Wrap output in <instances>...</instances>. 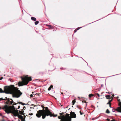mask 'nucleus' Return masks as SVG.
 Returning <instances> with one entry per match:
<instances>
[{"label": "nucleus", "instance_id": "obj_27", "mask_svg": "<svg viewBox=\"0 0 121 121\" xmlns=\"http://www.w3.org/2000/svg\"><path fill=\"white\" fill-rule=\"evenodd\" d=\"M111 121H115V120L114 119L112 120H111Z\"/></svg>", "mask_w": 121, "mask_h": 121}, {"label": "nucleus", "instance_id": "obj_26", "mask_svg": "<svg viewBox=\"0 0 121 121\" xmlns=\"http://www.w3.org/2000/svg\"><path fill=\"white\" fill-rule=\"evenodd\" d=\"M14 103V105H16V104H17L16 103Z\"/></svg>", "mask_w": 121, "mask_h": 121}, {"label": "nucleus", "instance_id": "obj_35", "mask_svg": "<svg viewBox=\"0 0 121 121\" xmlns=\"http://www.w3.org/2000/svg\"><path fill=\"white\" fill-rule=\"evenodd\" d=\"M118 97H118V96H117V98H118Z\"/></svg>", "mask_w": 121, "mask_h": 121}, {"label": "nucleus", "instance_id": "obj_8", "mask_svg": "<svg viewBox=\"0 0 121 121\" xmlns=\"http://www.w3.org/2000/svg\"><path fill=\"white\" fill-rule=\"evenodd\" d=\"M71 116L72 118H75L76 117V115L74 112H71L70 113Z\"/></svg>", "mask_w": 121, "mask_h": 121}, {"label": "nucleus", "instance_id": "obj_7", "mask_svg": "<svg viewBox=\"0 0 121 121\" xmlns=\"http://www.w3.org/2000/svg\"><path fill=\"white\" fill-rule=\"evenodd\" d=\"M119 105L120 106L117 107L116 109H112V111L113 112H115V110H116L119 112L121 113V102H120L119 103Z\"/></svg>", "mask_w": 121, "mask_h": 121}, {"label": "nucleus", "instance_id": "obj_4", "mask_svg": "<svg viewBox=\"0 0 121 121\" xmlns=\"http://www.w3.org/2000/svg\"><path fill=\"white\" fill-rule=\"evenodd\" d=\"M21 79L22 81V82H18V83L19 86L26 85L29 81L32 80L31 78L28 77L27 75L25 76L23 78L22 77Z\"/></svg>", "mask_w": 121, "mask_h": 121}, {"label": "nucleus", "instance_id": "obj_16", "mask_svg": "<svg viewBox=\"0 0 121 121\" xmlns=\"http://www.w3.org/2000/svg\"><path fill=\"white\" fill-rule=\"evenodd\" d=\"M25 117H23V118L21 119V121H25Z\"/></svg>", "mask_w": 121, "mask_h": 121}, {"label": "nucleus", "instance_id": "obj_19", "mask_svg": "<svg viewBox=\"0 0 121 121\" xmlns=\"http://www.w3.org/2000/svg\"><path fill=\"white\" fill-rule=\"evenodd\" d=\"M80 113L81 115H82L83 114V113H82L81 111L80 112Z\"/></svg>", "mask_w": 121, "mask_h": 121}, {"label": "nucleus", "instance_id": "obj_22", "mask_svg": "<svg viewBox=\"0 0 121 121\" xmlns=\"http://www.w3.org/2000/svg\"><path fill=\"white\" fill-rule=\"evenodd\" d=\"M106 120L108 121H111L110 120V119H106Z\"/></svg>", "mask_w": 121, "mask_h": 121}, {"label": "nucleus", "instance_id": "obj_29", "mask_svg": "<svg viewBox=\"0 0 121 121\" xmlns=\"http://www.w3.org/2000/svg\"><path fill=\"white\" fill-rule=\"evenodd\" d=\"M32 114H33L32 113H31L30 114H30V115H32Z\"/></svg>", "mask_w": 121, "mask_h": 121}, {"label": "nucleus", "instance_id": "obj_23", "mask_svg": "<svg viewBox=\"0 0 121 121\" xmlns=\"http://www.w3.org/2000/svg\"><path fill=\"white\" fill-rule=\"evenodd\" d=\"M19 112H20V113L21 114H23V113H22V112H21L20 111H19Z\"/></svg>", "mask_w": 121, "mask_h": 121}, {"label": "nucleus", "instance_id": "obj_6", "mask_svg": "<svg viewBox=\"0 0 121 121\" xmlns=\"http://www.w3.org/2000/svg\"><path fill=\"white\" fill-rule=\"evenodd\" d=\"M2 99L3 100L6 99V100H7L6 102V104H8V105H10V104H12L13 103V100L11 99H9L7 97H6L5 99H3L2 98H0V100H1Z\"/></svg>", "mask_w": 121, "mask_h": 121}, {"label": "nucleus", "instance_id": "obj_18", "mask_svg": "<svg viewBox=\"0 0 121 121\" xmlns=\"http://www.w3.org/2000/svg\"><path fill=\"white\" fill-rule=\"evenodd\" d=\"M82 27H80V28H79V29H77V30H74V33L76 32L77 31V30H78L79 29H80V28H81Z\"/></svg>", "mask_w": 121, "mask_h": 121}, {"label": "nucleus", "instance_id": "obj_9", "mask_svg": "<svg viewBox=\"0 0 121 121\" xmlns=\"http://www.w3.org/2000/svg\"><path fill=\"white\" fill-rule=\"evenodd\" d=\"M47 26L48 27L49 29H52L53 28V27L50 25H47Z\"/></svg>", "mask_w": 121, "mask_h": 121}, {"label": "nucleus", "instance_id": "obj_11", "mask_svg": "<svg viewBox=\"0 0 121 121\" xmlns=\"http://www.w3.org/2000/svg\"><path fill=\"white\" fill-rule=\"evenodd\" d=\"M106 97L107 99H109L110 97V96L108 95H106Z\"/></svg>", "mask_w": 121, "mask_h": 121}, {"label": "nucleus", "instance_id": "obj_21", "mask_svg": "<svg viewBox=\"0 0 121 121\" xmlns=\"http://www.w3.org/2000/svg\"><path fill=\"white\" fill-rule=\"evenodd\" d=\"M30 96L31 97H32L33 96V95L32 94H31L30 95Z\"/></svg>", "mask_w": 121, "mask_h": 121}, {"label": "nucleus", "instance_id": "obj_13", "mask_svg": "<svg viewBox=\"0 0 121 121\" xmlns=\"http://www.w3.org/2000/svg\"><path fill=\"white\" fill-rule=\"evenodd\" d=\"M75 102H76V101L75 100H73L72 103L73 105H74V104L75 103Z\"/></svg>", "mask_w": 121, "mask_h": 121}, {"label": "nucleus", "instance_id": "obj_3", "mask_svg": "<svg viewBox=\"0 0 121 121\" xmlns=\"http://www.w3.org/2000/svg\"><path fill=\"white\" fill-rule=\"evenodd\" d=\"M42 115V118L43 119L45 118L47 116H50V117H56L57 116V114L55 115L52 114L47 107L45 108V110L43 109L42 110H39L36 115V116L38 117H40Z\"/></svg>", "mask_w": 121, "mask_h": 121}, {"label": "nucleus", "instance_id": "obj_32", "mask_svg": "<svg viewBox=\"0 0 121 121\" xmlns=\"http://www.w3.org/2000/svg\"><path fill=\"white\" fill-rule=\"evenodd\" d=\"M118 101H120V99H118Z\"/></svg>", "mask_w": 121, "mask_h": 121}, {"label": "nucleus", "instance_id": "obj_1", "mask_svg": "<svg viewBox=\"0 0 121 121\" xmlns=\"http://www.w3.org/2000/svg\"><path fill=\"white\" fill-rule=\"evenodd\" d=\"M0 92L12 94L13 97L16 98L19 97L22 94L18 90V88L15 87L13 85L5 86L4 91H3L1 88H0Z\"/></svg>", "mask_w": 121, "mask_h": 121}, {"label": "nucleus", "instance_id": "obj_34", "mask_svg": "<svg viewBox=\"0 0 121 121\" xmlns=\"http://www.w3.org/2000/svg\"><path fill=\"white\" fill-rule=\"evenodd\" d=\"M4 121V120H2V121Z\"/></svg>", "mask_w": 121, "mask_h": 121}, {"label": "nucleus", "instance_id": "obj_36", "mask_svg": "<svg viewBox=\"0 0 121 121\" xmlns=\"http://www.w3.org/2000/svg\"><path fill=\"white\" fill-rule=\"evenodd\" d=\"M111 100H110V102H111Z\"/></svg>", "mask_w": 121, "mask_h": 121}, {"label": "nucleus", "instance_id": "obj_15", "mask_svg": "<svg viewBox=\"0 0 121 121\" xmlns=\"http://www.w3.org/2000/svg\"><path fill=\"white\" fill-rule=\"evenodd\" d=\"M52 87V86H50L48 88V90L49 91L51 90V88Z\"/></svg>", "mask_w": 121, "mask_h": 121}, {"label": "nucleus", "instance_id": "obj_25", "mask_svg": "<svg viewBox=\"0 0 121 121\" xmlns=\"http://www.w3.org/2000/svg\"><path fill=\"white\" fill-rule=\"evenodd\" d=\"M109 107H110V108H112V107H111V104H109Z\"/></svg>", "mask_w": 121, "mask_h": 121}, {"label": "nucleus", "instance_id": "obj_30", "mask_svg": "<svg viewBox=\"0 0 121 121\" xmlns=\"http://www.w3.org/2000/svg\"><path fill=\"white\" fill-rule=\"evenodd\" d=\"M20 108V106H18V109L19 108Z\"/></svg>", "mask_w": 121, "mask_h": 121}, {"label": "nucleus", "instance_id": "obj_20", "mask_svg": "<svg viewBox=\"0 0 121 121\" xmlns=\"http://www.w3.org/2000/svg\"><path fill=\"white\" fill-rule=\"evenodd\" d=\"M96 95H97L99 97V94L97 93L96 94Z\"/></svg>", "mask_w": 121, "mask_h": 121}, {"label": "nucleus", "instance_id": "obj_28", "mask_svg": "<svg viewBox=\"0 0 121 121\" xmlns=\"http://www.w3.org/2000/svg\"><path fill=\"white\" fill-rule=\"evenodd\" d=\"M19 104H21L22 103V102H19Z\"/></svg>", "mask_w": 121, "mask_h": 121}, {"label": "nucleus", "instance_id": "obj_12", "mask_svg": "<svg viewBox=\"0 0 121 121\" xmlns=\"http://www.w3.org/2000/svg\"><path fill=\"white\" fill-rule=\"evenodd\" d=\"M39 23V22L38 21H35V25H37Z\"/></svg>", "mask_w": 121, "mask_h": 121}, {"label": "nucleus", "instance_id": "obj_5", "mask_svg": "<svg viewBox=\"0 0 121 121\" xmlns=\"http://www.w3.org/2000/svg\"><path fill=\"white\" fill-rule=\"evenodd\" d=\"M58 118L61 119L60 121H71V119L69 116V114L67 113L66 114L65 116H62L61 117L58 116Z\"/></svg>", "mask_w": 121, "mask_h": 121}, {"label": "nucleus", "instance_id": "obj_2", "mask_svg": "<svg viewBox=\"0 0 121 121\" xmlns=\"http://www.w3.org/2000/svg\"><path fill=\"white\" fill-rule=\"evenodd\" d=\"M14 107V106L9 107L7 105H6L2 109L8 114L11 113L15 117L18 116L19 118L21 119L23 118V117L19 114L18 110H15V108Z\"/></svg>", "mask_w": 121, "mask_h": 121}, {"label": "nucleus", "instance_id": "obj_33", "mask_svg": "<svg viewBox=\"0 0 121 121\" xmlns=\"http://www.w3.org/2000/svg\"><path fill=\"white\" fill-rule=\"evenodd\" d=\"M2 116V114H1L0 113V116Z\"/></svg>", "mask_w": 121, "mask_h": 121}, {"label": "nucleus", "instance_id": "obj_10", "mask_svg": "<svg viewBox=\"0 0 121 121\" xmlns=\"http://www.w3.org/2000/svg\"><path fill=\"white\" fill-rule=\"evenodd\" d=\"M31 19L34 21H36V19L35 17H31Z\"/></svg>", "mask_w": 121, "mask_h": 121}, {"label": "nucleus", "instance_id": "obj_17", "mask_svg": "<svg viewBox=\"0 0 121 121\" xmlns=\"http://www.w3.org/2000/svg\"><path fill=\"white\" fill-rule=\"evenodd\" d=\"M93 96V94H89V97H91V96Z\"/></svg>", "mask_w": 121, "mask_h": 121}, {"label": "nucleus", "instance_id": "obj_37", "mask_svg": "<svg viewBox=\"0 0 121 121\" xmlns=\"http://www.w3.org/2000/svg\"><path fill=\"white\" fill-rule=\"evenodd\" d=\"M61 114V113H60V114Z\"/></svg>", "mask_w": 121, "mask_h": 121}, {"label": "nucleus", "instance_id": "obj_14", "mask_svg": "<svg viewBox=\"0 0 121 121\" xmlns=\"http://www.w3.org/2000/svg\"><path fill=\"white\" fill-rule=\"evenodd\" d=\"M106 112L107 113H109L110 112L109 110L107 109L106 110Z\"/></svg>", "mask_w": 121, "mask_h": 121}, {"label": "nucleus", "instance_id": "obj_31", "mask_svg": "<svg viewBox=\"0 0 121 121\" xmlns=\"http://www.w3.org/2000/svg\"><path fill=\"white\" fill-rule=\"evenodd\" d=\"M112 97H114V95H112Z\"/></svg>", "mask_w": 121, "mask_h": 121}, {"label": "nucleus", "instance_id": "obj_24", "mask_svg": "<svg viewBox=\"0 0 121 121\" xmlns=\"http://www.w3.org/2000/svg\"><path fill=\"white\" fill-rule=\"evenodd\" d=\"M3 78V77H1V78H0V80H2Z\"/></svg>", "mask_w": 121, "mask_h": 121}]
</instances>
